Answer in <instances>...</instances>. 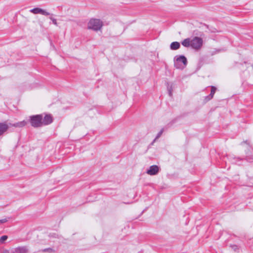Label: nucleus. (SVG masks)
Returning <instances> with one entry per match:
<instances>
[{"instance_id": "f257e3e1", "label": "nucleus", "mask_w": 253, "mask_h": 253, "mask_svg": "<svg viewBox=\"0 0 253 253\" xmlns=\"http://www.w3.org/2000/svg\"><path fill=\"white\" fill-rule=\"evenodd\" d=\"M187 64V60L184 55H176L174 58V66L178 69H183Z\"/></svg>"}, {"instance_id": "f03ea898", "label": "nucleus", "mask_w": 253, "mask_h": 253, "mask_svg": "<svg viewBox=\"0 0 253 253\" xmlns=\"http://www.w3.org/2000/svg\"><path fill=\"white\" fill-rule=\"evenodd\" d=\"M102 26V22L98 19H91L87 23V28L95 31L100 30Z\"/></svg>"}, {"instance_id": "7ed1b4c3", "label": "nucleus", "mask_w": 253, "mask_h": 253, "mask_svg": "<svg viewBox=\"0 0 253 253\" xmlns=\"http://www.w3.org/2000/svg\"><path fill=\"white\" fill-rule=\"evenodd\" d=\"M42 115H37L30 117V122L32 126L38 127L42 126Z\"/></svg>"}, {"instance_id": "20e7f679", "label": "nucleus", "mask_w": 253, "mask_h": 253, "mask_svg": "<svg viewBox=\"0 0 253 253\" xmlns=\"http://www.w3.org/2000/svg\"><path fill=\"white\" fill-rule=\"evenodd\" d=\"M203 45V40L202 38L195 37L191 40V47L195 49L201 48Z\"/></svg>"}, {"instance_id": "39448f33", "label": "nucleus", "mask_w": 253, "mask_h": 253, "mask_svg": "<svg viewBox=\"0 0 253 253\" xmlns=\"http://www.w3.org/2000/svg\"><path fill=\"white\" fill-rule=\"evenodd\" d=\"M30 11L31 13L35 14H41L45 16L49 15L50 14L49 12L46 11L45 10L42 9L39 7H36L30 10Z\"/></svg>"}, {"instance_id": "423d86ee", "label": "nucleus", "mask_w": 253, "mask_h": 253, "mask_svg": "<svg viewBox=\"0 0 253 253\" xmlns=\"http://www.w3.org/2000/svg\"><path fill=\"white\" fill-rule=\"evenodd\" d=\"M160 168L157 165H153L150 167L146 173L150 175H156L159 171Z\"/></svg>"}, {"instance_id": "0eeeda50", "label": "nucleus", "mask_w": 253, "mask_h": 253, "mask_svg": "<svg viewBox=\"0 0 253 253\" xmlns=\"http://www.w3.org/2000/svg\"><path fill=\"white\" fill-rule=\"evenodd\" d=\"M52 122V118L50 115H45L44 118H42V126L43 125H47L50 124Z\"/></svg>"}, {"instance_id": "6e6552de", "label": "nucleus", "mask_w": 253, "mask_h": 253, "mask_svg": "<svg viewBox=\"0 0 253 253\" xmlns=\"http://www.w3.org/2000/svg\"><path fill=\"white\" fill-rule=\"evenodd\" d=\"M28 249L26 247H21L15 249V253H28Z\"/></svg>"}, {"instance_id": "1a4fd4ad", "label": "nucleus", "mask_w": 253, "mask_h": 253, "mask_svg": "<svg viewBox=\"0 0 253 253\" xmlns=\"http://www.w3.org/2000/svg\"><path fill=\"white\" fill-rule=\"evenodd\" d=\"M8 128V125L5 123H0V135H2Z\"/></svg>"}, {"instance_id": "9d476101", "label": "nucleus", "mask_w": 253, "mask_h": 253, "mask_svg": "<svg viewBox=\"0 0 253 253\" xmlns=\"http://www.w3.org/2000/svg\"><path fill=\"white\" fill-rule=\"evenodd\" d=\"M180 46L179 42H174L171 43L170 45V48L171 50H177Z\"/></svg>"}, {"instance_id": "9b49d317", "label": "nucleus", "mask_w": 253, "mask_h": 253, "mask_svg": "<svg viewBox=\"0 0 253 253\" xmlns=\"http://www.w3.org/2000/svg\"><path fill=\"white\" fill-rule=\"evenodd\" d=\"M182 44L185 47L191 46V40L189 38L185 39L182 42Z\"/></svg>"}, {"instance_id": "f8f14e48", "label": "nucleus", "mask_w": 253, "mask_h": 253, "mask_svg": "<svg viewBox=\"0 0 253 253\" xmlns=\"http://www.w3.org/2000/svg\"><path fill=\"white\" fill-rule=\"evenodd\" d=\"M26 124H27V122L25 121H21V122H18V123L13 124V126L14 127H23V126H25Z\"/></svg>"}, {"instance_id": "ddd939ff", "label": "nucleus", "mask_w": 253, "mask_h": 253, "mask_svg": "<svg viewBox=\"0 0 253 253\" xmlns=\"http://www.w3.org/2000/svg\"><path fill=\"white\" fill-rule=\"evenodd\" d=\"M216 87H214V86H211V93L209 95V99H211V98H212L215 92V91H216Z\"/></svg>"}, {"instance_id": "4468645a", "label": "nucleus", "mask_w": 253, "mask_h": 253, "mask_svg": "<svg viewBox=\"0 0 253 253\" xmlns=\"http://www.w3.org/2000/svg\"><path fill=\"white\" fill-rule=\"evenodd\" d=\"M42 252H48L50 253H54L55 252V251L53 249L49 248H46L44 250H42Z\"/></svg>"}, {"instance_id": "2eb2a0df", "label": "nucleus", "mask_w": 253, "mask_h": 253, "mask_svg": "<svg viewBox=\"0 0 253 253\" xmlns=\"http://www.w3.org/2000/svg\"><path fill=\"white\" fill-rule=\"evenodd\" d=\"M164 132V128H162L160 131V132L157 134V136L156 137V138L155 139V140H154V141H155L156 139L159 138L162 134V133H163Z\"/></svg>"}, {"instance_id": "dca6fc26", "label": "nucleus", "mask_w": 253, "mask_h": 253, "mask_svg": "<svg viewBox=\"0 0 253 253\" xmlns=\"http://www.w3.org/2000/svg\"><path fill=\"white\" fill-rule=\"evenodd\" d=\"M8 237L6 235L2 236L0 238V242L3 243L4 241H5L6 240H7Z\"/></svg>"}, {"instance_id": "f3484780", "label": "nucleus", "mask_w": 253, "mask_h": 253, "mask_svg": "<svg viewBox=\"0 0 253 253\" xmlns=\"http://www.w3.org/2000/svg\"><path fill=\"white\" fill-rule=\"evenodd\" d=\"M50 19L52 21L53 24H54L56 26H57V22L56 19L53 17H50Z\"/></svg>"}, {"instance_id": "a211bd4d", "label": "nucleus", "mask_w": 253, "mask_h": 253, "mask_svg": "<svg viewBox=\"0 0 253 253\" xmlns=\"http://www.w3.org/2000/svg\"><path fill=\"white\" fill-rule=\"evenodd\" d=\"M168 91H169V96H171L172 95V89H171V86L170 87H168Z\"/></svg>"}, {"instance_id": "6ab92c4d", "label": "nucleus", "mask_w": 253, "mask_h": 253, "mask_svg": "<svg viewBox=\"0 0 253 253\" xmlns=\"http://www.w3.org/2000/svg\"><path fill=\"white\" fill-rule=\"evenodd\" d=\"M7 221V219L6 218L2 219L0 220V223H4Z\"/></svg>"}, {"instance_id": "aec40b11", "label": "nucleus", "mask_w": 253, "mask_h": 253, "mask_svg": "<svg viewBox=\"0 0 253 253\" xmlns=\"http://www.w3.org/2000/svg\"><path fill=\"white\" fill-rule=\"evenodd\" d=\"M7 252V251H5L4 253H6Z\"/></svg>"}]
</instances>
